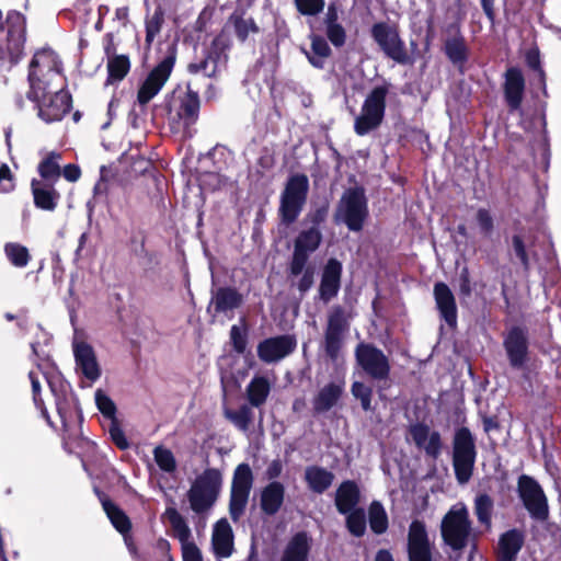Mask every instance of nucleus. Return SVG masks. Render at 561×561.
I'll return each mask as SVG.
<instances>
[{
    "label": "nucleus",
    "instance_id": "obj_1",
    "mask_svg": "<svg viewBox=\"0 0 561 561\" xmlns=\"http://www.w3.org/2000/svg\"><path fill=\"white\" fill-rule=\"evenodd\" d=\"M27 98L45 123L59 122L71 108V96L64 90L65 78L56 53L49 48L35 53L28 71Z\"/></svg>",
    "mask_w": 561,
    "mask_h": 561
},
{
    "label": "nucleus",
    "instance_id": "obj_2",
    "mask_svg": "<svg viewBox=\"0 0 561 561\" xmlns=\"http://www.w3.org/2000/svg\"><path fill=\"white\" fill-rule=\"evenodd\" d=\"M443 542L453 551H462L473 539V526L469 510L465 503L454 504L440 522Z\"/></svg>",
    "mask_w": 561,
    "mask_h": 561
},
{
    "label": "nucleus",
    "instance_id": "obj_3",
    "mask_svg": "<svg viewBox=\"0 0 561 561\" xmlns=\"http://www.w3.org/2000/svg\"><path fill=\"white\" fill-rule=\"evenodd\" d=\"M25 42V19L16 12H9L5 21L0 11V60L10 66L19 62Z\"/></svg>",
    "mask_w": 561,
    "mask_h": 561
},
{
    "label": "nucleus",
    "instance_id": "obj_4",
    "mask_svg": "<svg viewBox=\"0 0 561 561\" xmlns=\"http://www.w3.org/2000/svg\"><path fill=\"white\" fill-rule=\"evenodd\" d=\"M221 484L222 476L218 469H205L195 478L187 491L191 510L196 514H204L209 511L217 501Z\"/></svg>",
    "mask_w": 561,
    "mask_h": 561
},
{
    "label": "nucleus",
    "instance_id": "obj_5",
    "mask_svg": "<svg viewBox=\"0 0 561 561\" xmlns=\"http://www.w3.org/2000/svg\"><path fill=\"white\" fill-rule=\"evenodd\" d=\"M390 84L383 83L374 87L366 95L359 115L354 122V130L358 136H365L378 128L385 117L386 100Z\"/></svg>",
    "mask_w": 561,
    "mask_h": 561
},
{
    "label": "nucleus",
    "instance_id": "obj_6",
    "mask_svg": "<svg viewBox=\"0 0 561 561\" xmlns=\"http://www.w3.org/2000/svg\"><path fill=\"white\" fill-rule=\"evenodd\" d=\"M309 181L305 174L290 176L280 194L279 216L285 225L297 220L307 202Z\"/></svg>",
    "mask_w": 561,
    "mask_h": 561
},
{
    "label": "nucleus",
    "instance_id": "obj_7",
    "mask_svg": "<svg viewBox=\"0 0 561 561\" xmlns=\"http://www.w3.org/2000/svg\"><path fill=\"white\" fill-rule=\"evenodd\" d=\"M477 451L474 438L467 427L455 433L453 446V467L459 484H466L472 477Z\"/></svg>",
    "mask_w": 561,
    "mask_h": 561
},
{
    "label": "nucleus",
    "instance_id": "obj_8",
    "mask_svg": "<svg viewBox=\"0 0 561 561\" xmlns=\"http://www.w3.org/2000/svg\"><path fill=\"white\" fill-rule=\"evenodd\" d=\"M368 216L367 199L362 188H350L340 201L335 218L351 231H360Z\"/></svg>",
    "mask_w": 561,
    "mask_h": 561
},
{
    "label": "nucleus",
    "instance_id": "obj_9",
    "mask_svg": "<svg viewBox=\"0 0 561 561\" xmlns=\"http://www.w3.org/2000/svg\"><path fill=\"white\" fill-rule=\"evenodd\" d=\"M176 59V53L170 47L168 54L147 75L137 92V101L140 105L148 104L169 80Z\"/></svg>",
    "mask_w": 561,
    "mask_h": 561
},
{
    "label": "nucleus",
    "instance_id": "obj_10",
    "mask_svg": "<svg viewBox=\"0 0 561 561\" xmlns=\"http://www.w3.org/2000/svg\"><path fill=\"white\" fill-rule=\"evenodd\" d=\"M435 543L431 541L424 522L415 519L409 525L407 553L409 561H434Z\"/></svg>",
    "mask_w": 561,
    "mask_h": 561
},
{
    "label": "nucleus",
    "instance_id": "obj_11",
    "mask_svg": "<svg viewBox=\"0 0 561 561\" xmlns=\"http://www.w3.org/2000/svg\"><path fill=\"white\" fill-rule=\"evenodd\" d=\"M371 36L387 57L401 65L410 61L404 42L394 27L383 22L376 23L371 27Z\"/></svg>",
    "mask_w": 561,
    "mask_h": 561
},
{
    "label": "nucleus",
    "instance_id": "obj_12",
    "mask_svg": "<svg viewBox=\"0 0 561 561\" xmlns=\"http://www.w3.org/2000/svg\"><path fill=\"white\" fill-rule=\"evenodd\" d=\"M518 494L531 518L545 520L548 517L547 497L536 480L525 474L520 476Z\"/></svg>",
    "mask_w": 561,
    "mask_h": 561
},
{
    "label": "nucleus",
    "instance_id": "obj_13",
    "mask_svg": "<svg viewBox=\"0 0 561 561\" xmlns=\"http://www.w3.org/2000/svg\"><path fill=\"white\" fill-rule=\"evenodd\" d=\"M355 357L362 369L375 380H385L390 374V363L385 353L371 344L359 343Z\"/></svg>",
    "mask_w": 561,
    "mask_h": 561
},
{
    "label": "nucleus",
    "instance_id": "obj_14",
    "mask_svg": "<svg viewBox=\"0 0 561 561\" xmlns=\"http://www.w3.org/2000/svg\"><path fill=\"white\" fill-rule=\"evenodd\" d=\"M297 347V340L291 334L267 337L256 346L257 357L265 364H276L289 356Z\"/></svg>",
    "mask_w": 561,
    "mask_h": 561
},
{
    "label": "nucleus",
    "instance_id": "obj_15",
    "mask_svg": "<svg viewBox=\"0 0 561 561\" xmlns=\"http://www.w3.org/2000/svg\"><path fill=\"white\" fill-rule=\"evenodd\" d=\"M505 348L510 365L515 369L525 366L528 359V331L526 328L512 327L504 336Z\"/></svg>",
    "mask_w": 561,
    "mask_h": 561
},
{
    "label": "nucleus",
    "instance_id": "obj_16",
    "mask_svg": "<svg viewBox=\"0 0 561 561\" xmlns=\"http://www.w3.org/2000/svg\"><path fill=\"white\" fill-rule=\"evenodd\" d=\"M72 346L77 371L91 382L98 380L101 375V369L92 346L85 342L79 341H73Z\"/></svg>",
    "mask_w": 561,
    "mask_h": 561
},
{
    "label": "nucleus",
    "instance_id": "obj_17",
    "mask_svg": "<svg viewBox=\"0 0 561 561\" xmlns=\"http://www.w3.org/2000/svg\"><path fill=\"white\" fill-rule=\"evenodd\" d=\"M242 295L231 287H219L211 291V299L207 312L215 318L218 314L229 316L242 304Z\"/></svg>",
    "mask_w": 561,
    "mask_h": 561
},
{
    "label": "nucleus",
    "instance_id": "obj_18",
    "mask_svg": "<svg viewBox=\"0 0 561 561\" xmlns=\"http://www.w3.org/2000/svg\"><path fill=\"white\" fill-rule=\"evenodd\" d=\"M504 98L511 112L520 108L524 92H525V78L520 69L511 67L506 70L504 76Z\"/></svg>",
    "mask_w": 561,
    "mask_h": 561
},
{
    "label": "nucleus",
    "instance_id": "obj_19",
    "mask_svg": "<svg viewBox=\"0 0 561 561\" xmlns=\"http://www.w3.org/2000/svg\"><path fill=\"white\" fill-rule=\"evenodd\" d=\"M342 264L336 259H330L321 276L319 297L322 301L329 302L333 299L341 287Z\"/></svg>",
    "mask_w": 561,
    "mask_h": 561
},
{
    "label": "nucleus",
    "instance_id": "obj_20",
    "mask_svg": "<svg viewBox=\"0 0 561 561\" xmlns=\"http://www.w3.org/2000/svg\"><path fill=\"white\" fill-rule=\"evenodd\" d=\"M410 434L414 444L427 456L436 459L440 455L442 439L438 432H432L427 425L417 423L410 427Z\"/></svg>",
    "mask_w": 561,
    "mask_h": 561
},
{
    "label": "nucleus",
    "instance_id": "obj_21",
    "mask_svg": "<svg viewBox=\"0 0 561 561\" xmlns=\"http://www.w3.org/2000/svg\"><path fill=\"white\" fill-rule=\"evenodd\" d=\"M434 298L440 318L450 327L457 324V307L453 291L445 283L434 285Z\"/></svg>",
    "mask_w": 561,
    "mask_h": 561
},
{
    "label": "nucleus",
    "instance_id": "obj_22",
    "mask_svg": "<svg viewBox=\"0 0 561 561\" xmlns=\"http://www.w3.org/2000/svg\"><path fill=\"white\" fill-rule=\"evenodd\" d=\"M201 101L198 93L188 90L185 98L182 100L178 116L183 125L184 136L187 138L193 137V126L196 124L199 115Z\"/></svg>",
    "mask_w": 561,
    "mask_h": 561
},
{
    "label": "nucleus",
    "instance_id": "obj_23",
    "mask_svg": "<svg viewBox=\"0 0 561 561\" xmlns=\"http://www.w3.org/2000/svg\"><path fill=\"white\" fill-rule=\"evenodd\" d=\"M345 388L343 379L333 380L323 386L312 400L316 413H324L336 405Z\"/></svg>",
    "mask_w": 561,
    "mask_h": 561
},
{
    "label": "nucleus",
    "instance_id": "obj_24",
    "mask_svg": "<svg viewBox=\"0 0 561 561\" xmlns=\"http://www.w3.org/2000/svg\"><path fill=\"white\" fill-rule=\"evenodd\" d=\"M310 548V537L306 531H299L289 539L279 561H308Z\"/></svg>",
    "mask_w": 561,
    "mask_h": 561
},
{
    "label": "nucleus",
    "instance_id": "obj_25",
    "mask_svg": "<svg viewBox=\"0 0 561 561\" xmlns=\"http://www.w3.org/2000/svg\"><path fill=\"white\" fill-rule=\"evenodd\" d=\"M34 205L43 210L53 211L56 209L60 194L53 184L33 180L31 183Z\"/></svg>",
    "mask_w": 561,
    "mask_h": 561
},
{
    "label": "nucleus",
    "instance_id": "obj_26",
    "mask_svg": "<svg viewBox=\"0 0 561 561\" xmlns=\"http://www.w3.org/2000/svg\"><path fill=\"white\" fill-rule=\"evenodd\" d=\"M523 545L524 535L520 530H507L499 540L497 561H515Z\"/></svg>",
    "mask_w": 561,
    "mask_h": 561
},
{
    "label": "nucleus",
    "instance_id": "obj_27",
    "mask_svg": "<svg viewBox=\"0 0 561 561\" xmlns=\"http://www.w3.org/2000/svg\"><path fill=\"white\" fill-rule=\"evenodd\" d=\"M360 492L358 485L351 480L340 484L335 493V506L340 514H346L356 510L359 503Z\"/></svg>",
    "mask_w": 561,
    "mask_h": 561
},
{
    "label": "nucleus",
    "instance_id": "obj_28",
    "mask_svg": "<svg viewBox=\"0 0 561 561\" xmlns=\"http://www.w3.org/2000/svg\"><path fill=\"white\" fill-rule=\"evenodd\" d=\"M213 547L216 556L228 558L233 550L232 529L226 519L216 523L213 531Z\"/></svg>",
    "mask_w": 561,
    "mask_h": 561
},
{
    "label": "nucleus",
    "instance_id": "obj_29",
    "mask_svg": "<svg viewBox=\"0 0 561 561\" xmlns=\"http://www.w3.org/2000/svg\"><path fill=\"white\" fill-rule=\"evenodd\" d=\"M285 497V486L278 481H272L261 491V508L267 515L276 514Z\"/></svg>",
    "mask_w": 561,
    "mask_h": 561
},
{
    "label": "nucleus",
    "instance_id": "obj_30",
    "mask_svg": "<svg viewBox=\"0 0 561 561\" xmlns=\"http://www.w3.org/2000/svg\"><path fill=\"white\" fill-rule=\"evenodd\" d=\"M305 481L313 493H324L333 483L334 474L320 466H308L305 469Z\"/></svg>",
    "mask_w": 561,
    "mask_h": 561
},
{
    "label": "nucleus",
    "instance_id": "obj_31",
    "mask_svg": "<svg viewBox=\"0 0 561 561\" xmlns=\"http://www.w3.org/2000/svg\"><path fill=\"white\" fill-rule=\"evenodd\" d=\"M247 398L251 407L263 405L271 392V382L264 376H255L245 389Z\"/></svg>",
    "mask_w": 561,
    "mask_h": 561
},
{
    "label": "nucleus",
    "instance_id": "obj_32",
    "mask_svg": "<svg viewBox=\"0 0 561 561\" xmlns=\"http://www.w3.org/2000/svg\"><path fill=\"white\" fill-rule=\"evenodd\" d=\"M164 24V11L161 5H157L152 12L147 10L145 16V46L150 49L157 36L161 33Z\"/></svg>",
    "mask_w": 561,
    "mask_h": 561
},
{
    "label": "nucleus",
    "instance_id": "obj_33",
    "mask_svg": "<svg viewBox=\"0 0 561 561\" xmlns=\"http://www.w3.org/2000/svg\"><path fill=\"white\" fill-rule=\"evenodd\" d=\"M321 241V229L304 227L295 239L294 248L311 254L319 248Z\"/></svg>",
    "mask_w": 561,
    "mask_h": 561
},
{
    "label": "nucleus",
    "instance_id": "obj_34",
    "mask_svg": "<svg viewBox=\"0 0 561 561\" xmlns=\"http://www.w3.org/2000/svg\"><path fill=\"white\" fill-rule=\"evenodd\" d=\"M311 39V51H306V56L309 62L316 68H323L325 59L331 54V48L328 42L320 35L312 34Z\"/></svg>",
    "mask_w": 561,
    "mask_h": 561
},
{
    "label": "nucleus",
    "instance_id": "obj_35",
    "mask_svg": "<svg viewBox=\"0 0 561 561\" xmlns=\"http://www.w3.org/2000/svg\"><path fill=\"white\" fill-rule=\"evenodd\" d=\"M61 154L58 152H50L38 164L37 171L43 180L47 182H56L61 175L60 168Z\"/></svg>",
    "mask_w": 561,
    "mask_h": 561
},
{
    "label": "nucleus",
    "instance_id": "obj_36",
    "mask_svg": "<svg viewBox=\"0 0 561 561\" xmlns=\"http://www.w3.org/2000/svg\"><path fill=\"white\" fill-rule=\"evenodd\" d=\"M47 382L50 387L51 393L55 397L57 412L61 419V422L64 425H66L70 414V399L67 393V386L61 381H59L58 386L56 382L48 379Z\"/></svg>",
    "mask_w": 561,
    "mask_h": 561
},
{
    "label": "nucleus",
    "instance_id": "obj_37",
    "mask_svg": "<svg viewBox=\"0 0 561 561\" xmlns=\"http://www.w3.org/2000/svg\"><path fill=\"white\" fill-rule=\"evenodd\" d=\"M102 506L112 525L124 536L130 530V522L126 514L108 499H101Z\"/></svg>",
    "mask_w": 561,
    "mask_h": 561
},
{
    "label": "nucleus",
    "instance_id": "obj_38",
    "mask_svg": "<svg viewBox=\"0 0 561 561\" xmlns=\"http://www.w3.org/2000/svg\"><path fill=\"white\" fill-rule=\"evenodd\" d=\"M368 520L373 533L381 535L387 531L389 523L385 507L378 501H373L368 508Z\"/></svg>",
    "mask_w": 561,
    "mask_h": 561
},
{
    "label": "nucleus",
    "instance_id": "obj_39",
    "mask_svg": "<svg viewBox=\"0 0 561 561\" xmlns=\"http://www.w3.org/2000/svg\"><path fill=\"white\" fill-rule=\"evenodd\" d=\"M165 515L172 527L174 536L180 541L181 546L190 542L191 529L184 517L175 508H168L165 511Z\"/></svg>",
    "mask_w": 561,
    "mask_h": 561
},
{
    "label": "nucleus",
    "instance_id": "obj_40",
    "mask_svg": "<svg viewBox=\"0 0 561 561\" xmlns=\"http://www.w3.org/2000/svg\"><path fill=\"white\" fill-rule=\"evenodd\" d=\"M493 500L488 494H479L474 499V514L478 522L485 526L488 529L491 528L492 512H493Z\"/></svg>",
    "mask_w": 561,
    "mask_h": 561
},
{
    "label": "nucleus",
    "instance_id": "obj_41",
    "mask_svg": "<svg viewBox=\"0 0 561 561\" xmlns=\"http://www.w3.org/2000/svg\"><path fill=\"white\" fill-rule=\"evenodd\" d=\"M219 55L217 53L208 54L199 61L191 62L187 67L188 72L192 75H203L207 78H213L218 72Z\"/></svg>",
    "mask_w": 561,
    "mask_h": 561
},
{
    "label": "nucleus",
    "instance_id": "obj_42",
    "mask_svg": "<svg viewBox=\"0 0 561 561\" xmlns=\"http://www.w3.org/2000/svg\"><path fill=\"white\" fill-rule=\"evenodd\" d=\"M225 416L241 432H248L253 420L252 408L243 404L238 410H225Z\"/></svg>",
    "mask_w": 561,
    "mask_h": 561
},
{
    "label": "nucleus",
    "instance_id": "obj_43",
    "mask_svg": "<svg viewBox=\"0 0 561 561\" xmlns=\"http://www.w3.org/2000/svg\"><path fill=\"white\" fill-rule=\"evenodd\" d=\"M445 53L453 64H463L467 60V47L462 36H454L445 42Z\"/></svg>",
    "mask_w": 561,
    "mask_h": 561
},
{
    "label": "nucleus",
    "instance_id": "obj_44",
    "mask_svg": "<svg viewBox=\"0 0 561 561\" xmlns=\"http://www.w3.org/2000/svg\"><path fill=\"white\" fill-rule=\"evenodd\" d=\"M4 253L10 263L19 268L25 267L31 259L27 248L16 242H8Z\"/></svg>",
    "mask_w": 561,
    "mask_h": 561
},
{
    "label": "nucleus",
    "instance_id": "obj_45",
    "mask_svg": "<svg viewBox=\"0 0 561 561\" xmlns=\"http://www.w3.org/2000/svg\"><path fill=\"white\" fill-rule=\"evenodd\" d=\"M251 491L230 490L229 513L232 520L237 522L247 508Z\"/></svg>",
    "mask_w": 561,
    "mask_h": 561
},
{
    "label": "nucleus",
    "instance_id": "obj_46",
    "mask_svg": "<svg viewBox=\"0 0 561 561\" xmlns=\"http://www.w3.org/2000/svg\"><path fill=\"white\" fill-rule=\"evenodd\" d=\"M253 480L251 467L245 462L240 463L233 471L231 489L251 491Z\"/></svg>",
    "mask_w": 561,
    "mask_h": 561
},
{
    "label": "nucleus",
    "instance_id": "obj_47",
    "mask_svg": "<svg viewBox=\"0 0 561 561\" xmlns=\"http://www.w3.org/2000/svg\"><path fill=\"white\" fill-rule=\"evenodd\" d=\"M129 59L125 55L111 58L107 62L108 81H121L129 71Z\"/></svg>",
    "mask_w": 561,
    "mask_h": 561
},
{
    "label": "nucleus",
    "instance_id": "obj_48",
    "mask_svg": "<svg viewBox=\"0 0 561 561\" xmlns=\"http://www.w3.org/2000/svg\"><path fill=\"white\" fill-rule=\"evenodd\" d=\"M346 515V528L355 537L364 536L366 531V516L363 508L350 511Z\"/></svg>",
    "mask_w": 561,
    "mask_h": 561
},
{
    "label": "nucleus",
    "instance_id": "obj_49",
    "mask_svg": "<svg viewBox=\"0 0 561 561\" xmlns=\"http://www.w3.org/2000/svg\"><path fill=\"white\" fill-rule=\"evenodd\" d=\"M346 330V320L344 310L341 307H334L328 316L325 332L342 335Z\"/></svg>",
    "mask_w": 561,
    "mask_h": 561
},
{
    "label": "nucleus",
    "instance_id": "obj_50",
    "mask_svg": "<svg viewBox=\"0 0 561 561\" xmlns=\"http://www.w3.org/2000/svg\"><path fill=\"white\" fill-rule=\"evenodd\" d=\"M154 461L164 472H174L176 469V460L173 453L164 447H156L153 450Z\"/></svg>",
    "mask_w": 561,
    "mask_h": 561
},
{
    "label": "nucleus",
    "instance_id": "obj_51",
    "mask_svg": "<svg viewBox=\"0 0 561 561\" xmlns=\"http://www.w3.org/2000/svg\"><path fill=\"white\" fill-rule=\"evenodd\" d=\"M296 10L306 18L318 16L325 7L324 0H294Z\"/></svg>",
    "mask_w": 561,
    "mask_h": 561
},
{
    "label": "nucleus",
    "instance_id": "obj_52",
    "mask_svg": "<svg viewBox=\"0 0 561 561\" xmlns=\"http://www.w3.org/2000/svg\"><path fill=\"white\" fill-rule=\"evenodd\" d=\"M234 31L238 38L244 42L250 34L259 32V27L252 18L243 19L241 16L232 15Z\"/></svg>",
    "mask_w": 561,
    "mask_h": 561
},
{
    "label": "nucleus",
    "instance_id": "obj_53",
    "mask_svg": "<svg viewBox=\"0 0 561 561\" xmlns=\"http://www.w3.org/2000/svg\"><path fill=\"white\" fill-rule=\"evenodd\" d=\"M352 394L360 401L364 411L371 410L373 389L360 381H355L351 388Z\"/></svg>",
    "mask_w": 561,
    "mask_h": 561
},
{
    "label": "nucleus",
    "instance_id": "obj_54",
    "mask_svg": "<svg viewBox=\"0 0 561 561\" xmlns=\"http://www.w3.org/2000/svg\"><path fill=\"white\" fill-rule=\"evenodd\" d=\"M95 404L99 411L107 419L115 420L116 405L113 400L101 389L95 391Z\"/></svg>",
    "mask_w": 561,
    "mask_h": 561
},
{
    "label": "nucleus",
    "instance_id": "obj_55",
    "mask_svg": "<svg viewBox=\"0 0 561 561\" xmlns=\"http://www.w3.org/2000/svg\"><path fill=\"white\" fill-rule=\"evenodd\" d=\"M342 335L324 332V351L331 360L335 362L342 346Z\"/></svg>",
    "mask_w": 561,
    "mask_h": 561
},
{
    "label": "nucleus",
    "instance_id": "obj_56",
    "mask_svg": "<svg viewBox=\"0 0 561 561\" xmlns=\"http://www.w3.org/2000/svg\"><path fill=\"white\" fill-rule=\"evenodd\" d=\"M310 253L300 251L296 248H294L291 261L289 264V271L290 274L294 276L300 275L302 272H305L307 267V262L309 260Z\"/></svg>",
    "mask_w": 561,
    "mask_h": 561
},
{
    "label": "nucleus",
    "instance_id": "obj_57",
    "mask_svg": "<svg viewBox=\"0 0 561 561\" xmlns=\"http://www.w3.org/2000/svg\"><path fill=\"white\" fill-rule=\"evenodd\" d=\"M230 340L233 350L238 354H243L247 350L248 336L247 331L238 325H232L230 330Z\"/></svg>",
    "mask_w": 561,
    "mask_h": 561
},
{
    "label": "nucleus",
    "instance_id": "obj_58",
    "mask_svg": "<svg viewBox=\"0 0 561 561\" xmlns=\"http://www.w3.org/2000/svg\"><path fill=\"white\" fill-rule=\"evenodd\" d=\"M28 378L32 385L33 400L35 405L41 410L42 414L48 419L47 410L44 407V403L39 397L41 393V374L35 370H31L28 373Z\"/></svg>",
    "mask_w": 561,
    "mask_h": 561
},
{
    "label": "nucleus",
    "instance_id": "obj_59",
    "mask_svg": "<svg viewBox=\"0 0 561 561\" xmlns=\"http://www.w3.org/2000/svg\"><path fill=\"white\" fill-rule=\"evenodd\" d=\"M328 216V207L321 206L314 210L309 211L304 221V227L320 229V226L324 222Z\"/></svg>",
    "mask_w": 561,
    "mask_h": 561
},
{
    "label": "nucleus",
    "instance_id": "obj_60",
    "mask_svg": "<svg viewBox=\"0 0 561 561\" xmlns=\"http://www.w3.org/2000/svg\"><path fill=\"white\" fill-rule=\"evenodd\" d=\"M325 34L333 46L341 47L345 44L346 33L342 24L325 26Z\"/></svg>",
    "mask_w": 561,
    "mask_h": 561
},
{
    "label": "nucleus",
    "instance_id": "obj_61",
    "mask_svg": "<svg viewBox=\"0 0 561 561\" xmlns=\"http://www.w3.org/2000/svg\"><path fill=\"white\" fill-rule=\"evenodd\" d=\"M477 221H478V225L480 228V232L484 237H490L493 231V228H494L493 218H492L490 211L484 208L478 209Z\"/></svg>",
    "mask_w": 561,
    "mask_h": 561
},
{
    "label": "nucleus",
    "instance_id": "obj_62",
    "mask_svg": "<svg viewBox=\"0 0 561 561\" xmlns=\"http://www.w3.org/2000/svg\"><path fill=\"white\" fill-rule=\"evenodd\" d=\"M526 62L529 68L537 71L540 83L545 85L546 75L540 65V55L538 49H530L527 51Z\"/></svg>",
    "mask_w": 561,
    "mask_h": 561
},
{
    "label": "nucleus",
    "instance_id": "obj_63",
    "mask_svg": "<svg viewBox=\"0 0 561 561\" xmlns=\"http://www.w3.org/2000/svg\"><path fill=\"white\" fill-rule=\"evenodd\" d=\"M108 433L112 440L119 449L128 448L129 444L125 437V434L115 420L112 421Z\"/></svg>",
    "mask_w": 561,
    "mask_h": 561
},
{
    "label": "nucleus",
    "instance_id": "obj_64",
    "mask_svg": "<svg viewBox=\"0 0 561 561\" xmlns=\"http://www.w3.org/2000/svg\"><path fill=\"white\" fill-rule=\"evenodd\" d=\"M183 561H203L202 552L192 541L181 546Z\"/></svg>",
    "mask_w": 561,
    "mask_h": 561
}]
</instances>
